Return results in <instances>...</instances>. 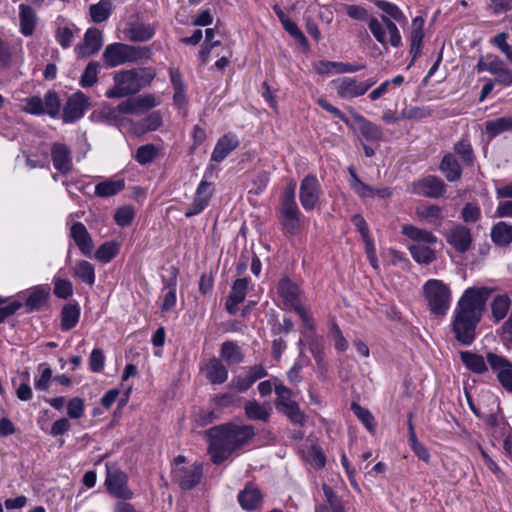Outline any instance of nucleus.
I'll return each mask as SVG.
<instances>
[{"mask_svg":"<svg viewBox=\"0 0 512 512\" xmlns=\"http://www.w3.org/2000/svg\"><path fill=\"white\" fill-rule=\"evenodd\" d=\"M54 289L53 293L60 299H67L73 294V285L67 279L54 278Z\"/></svg>","mask_w":512,"mask_h":512,"instance_id":"052dcab7","label":"nucleus"},{"mask_svg":"<svg viewBox=\"0 0 512 512\" xmlns=\"http://www.w3.org/2000/svg\"><path fill=\"white\" fill-rule=\"evenodd\" d=\"M486 359L502 387L512 393V362L493 352H488Z\"/></svg>","mask_w":512,"mask_h":512,"instance_id":"9b49d317","label":"nucleus"},{"mask_svg":"<svg viewBox=\"0 0 512 512\" xmlns=\"http://www.w3.org/2000/svg\"><path fill=\"white\" fill-rule=\"evenodd\" d=\"M278 412L284 414L292 424L303 427L306 423V416L301 411L297 402L289 403L280 408Z\"/></svg>","mask_w":512,"mask_h":512,"instance_id":"a19ab883","label":"nucleus"},{"mask_svg":"<svg viewBox=\"0 0 512 512\" xmlns=\"http://www.w3.org/2000/svg\"><path fill=\"white\" fill-rule=\"evenodd\" d=\"M295 190L296 183L291 182L281 196L280 213L285 220L290 222H299L300 210L295 200Z\"/></svg>","mask_w":512,"mask_h":512,"instance_id":"f3484780","label":"nucleus"},{"mask_svg":"<svg viewBox=\"0 0 512 512\" xmlns=\"http://www.w3.org/2000/svg\"><path fill=\"white\" fill-rule=\"evenodd\" d=\"M113 7L109 0H100L96 4H91L89 7V13L94 23H102L106 21L111 13Z\"/></svg>","mask_w":512,"mask_h":512,"instance_id":"ea45409f","label":"nucleus"},{"mask_svg":"<svg viewBox=\"0 0 512 512\" xmlns=\"http://www.w3.org/2000/svg\"><path fill=\"white\" fill-rule=\"evenodd\" d=\"M80 318V307L78 303H67L61 310V330L69 331L73 329Z\"/></svg>","mask_w":512,"mask_h":512,"instance_id":"2f4dec72","label":"nucleus"},{"mask_svg":"<svg viewBox=\"0 0 512 512\" xmlns=\"http://www.w3.org/2000/svg\"><path fill=\"white\" fill-rule=\"evenodd\" d=\"M156 156V147L153 144H146L138 147L135 154V160L141 165H146L154 161Z\"/></svg>","mask_w":512,"mask_h":512,"instance_id":"5fc2aeb1","label":"nucleus"},{"mask_svg":"<svg viewBox=\"0 0 512 512\" xmlns=\"http://www.w3.org/2000/svg\"><path fill=\"white\" fill-rule=\"evenodd\" d=\"M447 241L456 251L464 253L470 248L472 237L466 226H454L447 236Z\"/></svg>","mask_w":512,"mask_h":512,"instance_id":"412c9836","label":"nucleus"},{"mask_svg":"<svg viewBox=\"0 0 512 512\" xmlns=\"http://www.w3.org/2000/svg\"><path fill=\"white\" fill-rule=\"evenodd\" d=\"M375 5L383 11L387 18H389L392 22L397 21L398 23H402L406 21V17L402 10L395 4L390 3L385 0H377Z\"/></svg>","mask_w":512,"mask_h":512,"instance_id":"37998d69","label":"nucleus"},{"mask_svg":"<svg viewBox=\"0 0 512 512\" xmlns=\"http://www.w3.org/2000/svg\"><path fill=\"white\" fill-rule=\"evenodd\" d=\"M245 415L249 420L268 422L270 418L271 408L268 405H261L256 400H249L244 406Z\"/></svg>","mask_w":512,"mask_h":512,"instance_id":"f704fd0d","label":"nucleus"},{"mask_svg":"<svg viewBox=\"0 0 512 512\" xmlns=\"http://www.w3.org/2000/svg\"><path fill=\"white\" fill-rule=\"evenodd\" d=\"M241 507L245 510L256 509L262 501V494L258 488L247 485L238 495Z\"/></svg>","mask_w":512,"mask_h":512,"instance_id":"72a5a7b5","label":"nucleus"},{"mask_svg":"<svg viewBox=\"0 0 512 512\" xmlns=\"http://www.w3.org/2000/svg\"><path fill=\"white\" fill-rule=\"evenodd\" d=\"M322 489L332 512H346L341 499L336 495L330 486L324 483L322 485Z\"/></svg>","mask_w":512,"mask_h":512,"instance_id":"680f3d73","label":"nucleus"},{"mask_svg":"<svg viewBox=\"0 0 512 512\" xmlns=\"http://www.w3.org/2000/svg\"><path fill=\"white\" fill-rule=\"evenodd\" d=\"M42 100L45 114L49 115L51 118H57L61 109V101L58 94L54 90H49L45 93L44 99Z\"/></svg>","mask_w":512,"mask_h":512,"instance_id":"c03bdc74","label":"nucleus"},{"mask_svg":"<svg viewBox=\"0 0 512 512\" xmlns=\"http://www.w3.org/2000/svg\"><path fill=\"white\" fill-rule=\"evenodd\" d=\"M460 359L465 367L473 373L483 374L488 370L482 355L470 351H461Z\"/></svg>","mask_w":512,"mask_h":512,"instance_id":"473e14b6","label":"nucleus"},{"mask_svg":"<svg viewBox=\"0 0 512 512\" xmlns=\"http://www.w3.org/2000/svg\"><path fill=\"white\" fill-rule=\"evenodd\" d=\"M24 106L22 110L25 113L35 116H41L45 114L44 103L41 97L39 96H30L23 99Z\"/></svg>","mask_w":512,"mask_h":512,"instance_id":"603ef678","label":"nucleus"},{"mask_svg":"<svg viewBox=\"0 0 512 512\" xmlns=\"http://www.w3.org/2000/svg\"><path fill=\"white\" fill-rule=\"evenodd\" d=\"M119 112L121 114H133V115H139L140 110L138 107V103L136 98H129L125 101H122L118 104L116 109L110 112L113 118H116L115 113Z\"/></svg>","mask_w":512,"mask_h":512,"instance_id":"e2e57ef3","label":"nucleus"},{"mask_svg":"<svg viewBox=\"0 0 512 512\" xmlns=\"http://www.w3.org/2000/svg\"><path fill=\"white\" fill-rule=\"evenodd\" d=\"M337 95L342 99H353L365 94V87L355 77H341L332 81Z\"/></svg>","mask_w":512,"mask_h":512,"instance_id":"dca6fc26","label":"nucleus"},{"mask_svg":"<svg viewBox=\"0 0 512 512\" xmlns=\"http://www.w3.org/2000/svg\"><path fill=\"white\" fill-rule=\"evenodd\" d=\"M358 231L365 243V251L373 268H378V259L376 255V248L374 245V237L369 230L368 226H357Z\"/></svg>","mask_w":512,"mask_h":512,"instance_id":"58836bf2","label":"nucleus"},{"mask_svg":"<svg viewBox=\"0 0 512 512\" xmlns=\"http://www.w3.org/2000/svg\"><path fill=\"white\" fill-rule=\"evenodd\" d=\"M491 292L487 287H472L466 289L459 299L453 317L452 330L456 340L462 345L468 346L475 340L476 328Z\"/></svg>","mask_w":512,"mask_h":512,"instance_id":"f257e3e1","label":"nucleus"},{"mask_svg":"<svg viewBox=\"0 0 512 512\" xmlns=\"http://www.w3.org/2000/svg\"><path fill=\"white\" fill-rule=\"evenodd\" d=\"M203 475V466L195 462L189 467H177L172 470V481L182 490H191L197 486Z\"/></svg>","mask_w":512,"mask_h":512,"instance_id":"9d476101","label":"nucleus"},{"mask_svg":"<svg viewBox=\"0 0 512 512\" xmlns=\"http://www.w3.org/2000/svg\"><path fill=\"white\" fill-rule=\"evenodd\" d=\"M322 194L320 182L315 175L308 174L302 179L299 188V200L304 210H314L320 204Z\"/></svg>","mask_w":512,"mask_h":512,"instance_id":"1a4fd4ad","label":"nucleus"},{"mask_svg":"<svg viewBox=\"0 0 512 512\" xmlns=\"http://www.w3.org/2000/svg\"><path fill=\"white\" fill-rule=\"evenodd\" d=\"M412 191L414 194L428 197L439 198L443 196L446 191V184L444 181L434 175H428L418 181L412 183Z\"/></svg>","mask_w":512,"mask_h":512,"instance_id":"ddd939ff","label":"nucleus"},{"mask_svg":"<svg viewBox=\"0 0 512 512\" xmlns=\"http://www.w3.org/2000/svg\"><path fill=\"white\" fill-rule=\"evenodd\" d=\"M238 145L239 142L236 137L230 135L222 136L213 149L211 160L218 163L222 162Z\"/></svg>","mask_w":512,"mask_h":512,"instance_id":"a878e982","label":"nucleus"},{"mask_svg":"<svg viewBox=\"0 0 512 512\" xmlns=\"http://www.w3.org/2000/svg\"><path fill=\"white\" fill-rule=\"evenodd\" d=\"M132 71L137 78L140 89L150 86L156 76V71L152 67L132 68Z\"/></svg>","mask_w":512,"mask_h":512,"instance_id":"6e6d98bb","label":"nucleus"},{"mask_svg":"<svg viewBox=\"0 0 512 512\" xmlns=\"http://www.w3.org/2000/svg\"><path fill=\"white\" fill-rule=\"evenodd\" d=\"M491 238L497 246H507L512 242V226H492Z\"/></svg>","mask_w":512,"mask_h":512,"instance_id":"09e8293b","label":"nucleus"},{"mask_svg":"<svg viewBox=\"0 0 512 512\" xmlns=\"http://www.w3.org/2000/svg\"><path fill=\"white\" fill-rule=\"evenodd\" d=\"M89 107L88 98L81 91L72 94L63 107L62 120L64 123H74L81 119Z\"/></svg>","mask_w":512,"mask_h":512,"instance_id":"f8f14e48","label":"nucleus"},{"mask_svg":"<svg viewBox=\"0 0 512 512\" xmlns=\"http://www.w3.org/2000/svg\"><path fill=\"white\" fill-rule=\"evenodd\" d=\"M125 187V181L122 178H107L95 185L94 195L99 198H109Z\"/></svg>","mask_w":512,"mask_h":512,"instance_id":"393cba45","label":"nucleus"},{"mask_svg":"<svg viewBox=\"0 0 512 512\" xmlns=\"http://www.w3.org/2000/svg\"><path fill=\"white\" fill-rule=\"evenodd\" d=\"M99 70L100 64L98 62H89L81 75L80 85L83 88L92 87L98 80Z\"/></svg>","mask_w":512,"mask_h":512,"instance_id":"49530a36","label":"nucleus"},{"mask_svg":"<svg viewBox=\"0 0 512 512\" xmlns=\"http://www.w3.org/2000/svg\"><path fill=\"white\" fill-rule=\"evenodd\" d=\"M417 215L421 221L437 222L442 218V209L437 205L419 207Z\"/></svg>","mask_w":512,"mask_h":512,"instance_id":"864d4df0","label":"nucleus"},{"mask_svg":"<svg viewBox=\"0 0 512 512\" xmlns=\"http://www.w3.org/2000/svg\"><path fill=\"white\" fill-rule=\"evenodd\" d=\"M151 55L152 49L148 46L115 42L105 47L102 59L106 68H114L126 63H136L142 59H149Z\"/></svg>","mask_w":512,"mask_h":512,"instance_id":"20e7f679","label":"nucleus"},{"mask_svg":"<svg viewBox=\"0 0 512 512\" xmlns=\"http://www.w3.org/2000/svg\"><path fill=\"white\" fill-rule=\"evenodd\" d=\"M248 284V278L236 279L232 285L231 292L228 297L233 299L235 302H243L246 297Z\"/></svg>","mask_w":512,"mask_h":512,"instance_id":"13d9d810","label":"nucleus"},{"mask_svg":"<svg viewBox=\"0 0 512 512\" xmlns=\"http://www.w3.org/2000/svg\"><path fill=\"white\" fill-rule=\"evenodd\" d=\"M432 109L428 106H409L405 107L401 113L400 118L406 119V120H414L419 121L421 119H424L426 117L431 116Z\"/></svg>","mask_w":512,"mask_h":512,"instance_id":"de8ad7c7","label":"nucleus"},{"mask_svg":"<svg viewBox=\"0 0 512 512\" xmlns=\"http://www.w3.org/2000/svg\"><path fill=\"white\" fill-rule=\"evenodd\" d=\"M402 233L416 242L409 246V251L417 263L429 265L436 260L435 251L425 245L437 242L436 236L431 232L417 226H403Z\"/></svg>","mask_w":512,"mask_h":512,"instance_id":"39448f33","label":"nucleus"},{"mask_svg":"<svg viewBox=\"0 0 512 512\" xmlns=\"http://www.w3.org/2000/svg\"><path fill=\"white\" fill-rule=\"evenodd\" d=\"M132 69L118 71L114 74V86L106 91L108 98H122L138 93L140 85L138 84Z\"/></svg>","mask_w":512,"mask_h":512,"instance_id":"6e6552de","label":"nucleus"},{"mask_svg":"<svg viewBox=\"0 0 512 512\" xmlns=\"http://www.w3.org/2000/svg\"><path fill=\"white\" fill-rule=\"evenodd\" d=\"M213 191V184L202 180L196 189L191 207L185 211V216L191 217L201 213L208 206Z\"/></svg>","mask_w":512,"mask_h":512,"instance_id":"a211bd4d","label":"nucleus"},{"mask_svg":"<svg viewBox=\"0 0 512 512\" xmlns=\"http://www.w3.org/2000/svg\"><path fill=\"white\" fill-rule=\"evenodd\" d=\"M208 438V453L215 465L222 464L235 451L242 449L256 435L252 425L225 423L205 431Z\"/></svg>","mask_w":512,"mask_h":512,"instance_id":"f03ea898","label":"nucleus"},{"mask_svg":"<svg viewBox=\"0 0 512 512\" xmlns=\"http://www.w3.org/2000/svg\"><path fill=\"white\" fill-rule=\"evenodd\" d=\"M283 28L293 37L295 38L299 44L303 46H307L308 41L303 32L299 29L297 24L290 19H286L284 22L281 23Z\"/></svg>","mask_w":512,"mask_h":512,"instance_id":"69168bd1","label":"nucleus"},{"mask_svg":"<svg viewBox=\"0 0 512 512\" xmlns=\"http://www.w3.org/2000/svg\"><path fill=\"white\" fill-rule=\"evenodd\" d=\"M19 30L24 36H31L37 25V15L33 8L26 4L19 5Z\"/></svg>","mask_w":512,"mask_h":512,"instance_id":"b1692460","label":"nucleus"},{"mask_svg":"<svg viewBox=\"0 0 512 512\" xmlns=\"http://www.w3.org/2000/svg\"><path fill=\"white\" fill-rule=\"evenodd\" d=\"M338 12L345 13L353 20L367 22L368 28L374 38L383 47L388 44L397 48L402 45V37L396 24L385 15H381V22L375 17H369L368 10L360 5L341 4Z\"/></svg>","mask_w":512,"mask_h":512,"instance_id":"7ed1b4c3","label":"nucleus"},{"mask_svg":"<svg viewBox=\"0 0 512 512\" xmlns=\"http://www.w3.org/2000/svg\"><path fill=\"white\" fill-rule=\"evenodd\" d=\"M74 275L90 286L95 282L94 267L86 260H81L76 263L74 267Z\"/></svg>","mask_w":512,"mask_h":512,"instance_id":"79ce46f5","label":"nucleus"},{"mask_svg":"<svg viewBox=\"0 0 512 512\" xmlns=\"http://www.w3.org/2000/svg\"><path fill=\"white\" fill-rule=\"evenodd\" d=\"M278 293L283 299V303L285 306L293 308L294 306L300 304V288L291 279L285 277L279 281Z\"/></svg>","mask_w":512,"mask_h":512,"instance_id":"4be33fe9","label":"nucleus"},{"mask_svg":"<svg viewBox=\"0 0 512 512\" xmlns=\"http://www.w3.org/2000/svg\"><path fill=\"white\" fill-rule=\"evenodd\" d=\"M155 32L154 24L140 20L128 22L123 29L125 38L131 42H147L154 37Z\"/></svg>","mask_w":512,"mask_h":512,"instance_id":"4468645a","label":"nucleus"},{"mask_svg":"<svg viewBox=\"0 0 512 512\" xmlns=\"http://www.w3.org/2000/svg\"><path fill=\"white\" fill-rule=\"evenodd\" d=\"M51 158L54 168L60 173L68 174L71 171L72 153L66 144L54 143L51 147Z\"/></svg>","mask_w":512,"mask_h":512,"instance_id":"6ab92c4d","label":"nucleus"},{"mask_svg":"<svg viewBox=\"0 0 512 512\" xmlns=\"http://www.w3.org/2000/svg\"><path fill=\"white\" fill-rule=\"evenodd\" d=\"M439 169L449 182H456L462 176V167L456 156L450 152L443 156Z\"/></svg>","mask_w":512,"mask_h":512,"instance_id":"5701e85b","label":"nucleus"},{"mask_svg":"<svg viewBox=\"0 0 512 512\" xmlns=\"http://www.w3.org/2000/svg\"><path fill=\"white\" fill-rule=\"evenodd\" d=\"M423 39H424V31L411 30V35H410V42H411L410 54L412 55L411 64L414 63L416 58L421 53Z\"/></svg>","mask_w":512,"mask_h":512,"instance_id":"0e129e2a","label":"nucleus"},{"mask_svg":"<svg viewBox=\"0 0 512 512\" xmlns=\"http://www.w3.org/2000/svg\"><path fill=\"white\" fill-rule=\"evenodd\" d=\"M103 45V33L100 29L91 27L84 34L82 44L74 48L75 53L79 57H89L96 54Z\"/></svg>","mask_w":512,"mask_h":512,"instance_id":"2eb2a0df","label":"nucleus"},{"mask_svg":"<svg viewBox=\"0 0 512 512\" xmlns=\"http://www.w3.org/2000/svg\"><path fill=\"white\" fill-rule=\"evenodd\" d=\"M120 245L115 241L103 243L95 253V257L103 262L108 263L119 253Z\"/></svg>","mask_w":512,"mask_h":512,"instance_id":"a18cd8bd","label":"nucleus"},{"mask_svg":"<svg viewBox=\"0 0 512 512\" xmlns=\"http://www.w3.org/2000/svg\"><path fill=\"white\" fill-rule=\"evenodd\" d=\"M177 271L174 270L173 276L169 279L166 287L169 289L168 292L164 295L163 303L161 306L162 311H170L176 304V279Z\"/></svg>","mask_w":512,"mask_h":512,"instance_id":"3c124183","label":"nucleus"},{"mask_svg":"<svg viewBox=\"0 0 512 512\" xmlns=\"http://www.w3.org/2000/svg\"><path fill=\"white\" fill-rule=\"evenodd\" d=\"M355 120L359 123V131L366 141L378 142L382 139L383 132L378 125L367 120L362 115H356Z\"/></svg>","mask_w":512,"mask_h":512,"instance_id":"7c9ffc66","label":"nucleus"},{"mask_svg":"<svg viewBox=\"0 0 512 512\" xmlns=\"http://www.w3.org/2000/svg\"><path fill=\"white\" fill-rule=\"evenodd\" d=\"M206 378L212 384H222L228 378V370L222 361L216 357H212L206 363Z\"/></svg>","mask_w":512,"mask_h":512,"instance_id":"bb28decb","label":"nucleus"},{"mask_svg":"<svg viewBox=\"0 0 512 512\" xmlns=\"http://www.w3.org/2000/svg\"><path fill=\"white\" fill-rule=\"evenodd\" d=\"M220 357L229 366L243 362L244 353L240 346L234 341H225L220 347Z\"/></svg>","mask_w":512,"mask_h":512,"instance_id":"c85d7f7f","label":"nucleus"},{"mask_svg":"<svg viewBox=\"0 0 512 512\" xmlns=\"http://www.w3.org/2000/svg\"><path fill=\"white\" fill-rule=\"evenodd\" d=\"M504 132H512L511 117H499L485 122V133L490 139Z\"/></svg>","mask_w":512,"mask_h":512,"instance_id":"c9c22d12","label":"nucleus"},{"mask_svg":"<svg viewBox=\"0 0 512 512\" xmlns=\"http://www.w3.org/2000/svg\"><path fill=\"white\" fill-rule=\"evenodd\" d=\"M58 44L63 48H69L72 44L74 35L72 29L68 26L58 27L55 33Z\"/></svg>","mask_w":512,"mask_h":512,"instance_id":"338daca9","label":"nucleus"},{"mask_svg":"<svg viewBox=\"0 0 512 512\" xmlns=\"http://www.w3.org/2000/svg\"><path fill=\"white\" fill-rule=\"evenodd\" d=\"M510 307V299L507 295H498L494 298L491 309L495 321L502 320Z\"/></svg>","mask_w":512,"mask_h":512,"instance_id":"8fccbe9b","label":"nucleus"},{"mask_svg":"<svg viewBox=\"0 0 512 512\" xmlns=\"http://www.w3.org/2000/svg\"><path fill=\"white\" fill-rule=\"evenodd\" d=\"M351 409L353 410L354 414L362 421L364 426L373 433L375 431V423H374V417L371 414V412L363 408L357 403H352Z\"/></svg>","mask_w":512,"mask_h":512,"instance_id":"4d7b16f0","label":"nucleus"},{"mask_svg":"<svg viewBox=\"0 0 512 512\" xmlns=\"http://www.w3.org/2000/svg\"><path fill=\"white\" fill-rule=\"evenodd\" d=\"M454 151L466 166H472L476 159L472 144L468 137L464 136L454 144Z\"/></svg>","mask_w":512,"mask_h":512,"instance_id":"4c0bfd02","label":"nucleus"},{"mask_svg":"<svg viewBox=\"0 0 512 512\" xmlns=\"http://www.w3.org/2000/svg\"><path fill=\"white\" fill-rule=\"evenodd\" d=\"M71 237L75 241L76 245L86 256L92 254L94 245L91 236L87 232L85 226H71Z\"/></svg>","mask_w":512,"mask_h":512,"instance_id":"c756f323","label":"nucleus"},{"mask_svg":"<svg viewBox=\"0 0 512 512\" xmlns=\"http://www.w3.org/2000/svg\"><path fill=\"white\" fill-rule=\"evenodd\" d=\"M430 311L437 317H443L450 306V288L441 280L430 279L423 286Z\"/></svg>","mask_w":512,"mask_h":512,"instance_id":"423d86ee","label":"nucleus"},{"mask_svg":"<svg viewBox=\"0 0 512 512\" xmlns=\"http://www.w3.org/2000/svg\"><path fill=\"white\" fill-rule=\"evenodd\" d=\"M350 175L349 185L351 189L361 198H374V188L361 181L353 167L348 168Z\"/></svg>","mask_w":512,"mask_h":512,"instance_id":"e433bc0d","label":"nucleus"},{"mask_svg":"<svg viewBox=\"0 0 512 512\" xmlns=\"http://www.w3.org/2000/svg\"><path fill=\"white\" fill-rule=\"evenodd\" d=\"M50 297V287L47 285L35 286L27 296L23 306L27 313L42 310Z\"/></svg>","mask_w":512,"mask_h":512,"instance_id":"aec40b11","label":"nucleus"},{"mask_svg":"<svg viewBox=\"0 0 512 512\" xmlns=\"http://www.w3.org/2000/svg\"><path fill=\"white\" fill-rule=\"evenodd\" d=\"M107 476L105 485L107 491L116 498L128 500L133 496L129 489L127 475L115 463H106Z\"/></svg>","mask_w":512,"mask_h":512,"instance_id":"0eeeda50","label":"nucleus"},{"mask_svg":"<svg viewBox=\"0 0 512 512\" xmlns=\"http://www.w3.org/2000/svg\"><path fill=\"white\" fill-rule=\"evenodd\" d=\"M275 393L277 395V399L275 401V407L277 410L294 402L292 400V390L282 383L275 382Z\"/></svg>","mask_w":512,"mask_h":512,"instance_id":"bf43d9fd","label":"nucleus"},{"mask_svg":"<svg viewBox=\"0 0 512 512\" xmlns=\"http://www.w3.org/2000/svg\"><path fill=\"white\" fill-rule=\"evenodd\" d=\"M366 67L365 64H350L336 61H320L318 62L316 69L320 74L330 73L332 69L336 73H354L358 72Z\"/></svg>","mask_w":512,"mask_h":512,"instance_id":"cd10ccee","label":"nucleus"},{"mask_svg":"<svg viewBox=\"0 0 512 512\" xmlns=\"http://www.w3.org/2000/svg\"><path fill=\"white\" fill-rule=\"evenodd\" d=\"M139 125L143 131H155L162 125V117L159 112H152Z\"/></svg>","mask_w":512,"mask_h":512,"instance_id":"774afa93","label":"nucleus"}]
</instances>
